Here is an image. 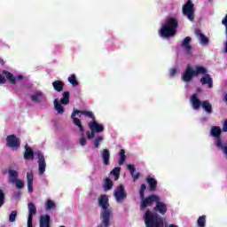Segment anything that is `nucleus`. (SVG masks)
I'll return each mask as SVG.
<instances>
[{"mask_svg": "<svg viewBox=\"0 0 227 227\" xmlns=\"http://www.w3.org/2000/svg\"><path fill=\"white\" fill-rule=\"evenodd\" d=\"M95 134H97V131L90 130L86 132L87 138L93 139L95 137Z\"/></svg>", "mask_w": 227, "mask_h": 227, "instance_id": "41", "label": "nucleus"}, {"mask_svg": "<svg viewBox=\"0 0 227 227\" xmlns=\"http://www.w3.org/2000/svg\"><path fill=\"white\" fill-rule=\"evenodd\" d=\"M2 74L4 75H5L7 81H9V82L12 85L17 84V81H22V79H24V75L22 74H19L17 75V77H15L13 75V74H12L11 72L7 71V70H3Z\"/></svg>", "mask_w": 227, "mask_h": 227, "instance_id": "9", "label": "nucleus"}, {"mask_svg": "<svg viewBox=\"0 0 227 227\" xmlns=\"http://www.w3.org/2000/svg\"><path fill=\"white\" fill-rule=\"evenodd\" d=\"M183 13L187 17L190 22H194V4L192 0H188L185 4L183 5Z\"/></svg>", "mask_w": 227, "mask_h": 227, "instance_id": "7", "label": "nucleus"}, {"mask_svg": "<svg viewBox=\"0 0 227 227\" xmlns=\"http://www.w3.org/2000/svg\"><path fill=\"white\" fill-rule=\"evenodd\" d=\"M53 104L57 113H59V114H64L65 108L63 106H68V104H70V91H64L62 94V98H60V102L59 99H55Z\"/></svg>", "mask_w": 227, "mask_h": 227, "instance_id": "5", "label": "nucleus"}, {"mask_svg": "<svg viewBox=\"0 0 227 227\" xmlns=\"http://www.w3.org/2000/svg\"><path fill=\"white\" fill-rule=\"evenodd\" d=\"M100 153L104 166H109V160L111 159V153L109 152V149H104L103 151H100Z\"/></svg>", "mask_w": 227, "mask_h": 227, "instance_id": "21", "label": "nucleus"}, {"mask_svg": "<svg viewBox=\"0 0 227 227\" xmlns=\"http://www.w3.org/2000/svg\"><path fill=\"white\" fill-rule=\"evenodd\" d=\"M81 137H86V136L84 135V132H82Z\"/></svg>", "mask_w": 227, "mask_h": 227, "instance_id": "52", "label": "nucleus"}, {"mask_svg": "<svg viewBox=\"0 0 227 227\" xmlns=\"http://www.w3.org/2000/svg\"><path fill=\"white\" fill-rule=\"evenodd\" d=\"M86 137H81V139H80V145H82V146H86Z\"/></svg>", "mask_w": 227, "mask_h": 227, "instance_id": "46", "label": "nucleus"}, {"mask_svg": "<svg viewBox=\"0 0 227 227\" xmlns=\"http://www.w3.org/2000/svg\"><path fill=\"white\" fill-rule=\"evenodd\" d=\"M0 65H4V60L0 57Z\"/></svg>", "mask_w": 227, "mask_h": 227, "instance_id": "50", "label": "nucleus"}, {"mask_svg": "<svg viewBox=\"0 0 227 227\" xmlns=\"http://www.w3.org/2000/svg\"><path fill=\"white\" fill-rule=\"evenodd\" d=\"M15 198H20V192H17L14 194Z\"/></svg>", "mask_w": 227, "mask_h": 227, "instance_id": "49", "label": "nucleus"}, {"mask_svg": "<svg viewBox=\"0 0 227 227\" xmlns=\"http://www.w3.org/2000/svg\"><path fill=\"white\" fill-rule=\"evenodd\" d=\"M221 132H223V130L219 126H213L211 128V136L216 138V142H215L216 148H221L223 152V154L226 155V159H227V145L223 146V141L221 140Z\"/></svg>", "mask_w": 227, "mask_h": 227, "instance_id": "6", "label": "nucleus"}, {"mask_svg": "<svg viewBox=\"0 0 227 227\" xmlns=\"http://www.w3.org/2000/svg\"><path fill=\"white\" fill-rule=\"evenodd\" d=\"M192 41V38L186 36L181 43V47L184 49V51H186V54H191V50L192 49V46H191Z\"/></svg>", "mask_w": 227, "mask_h": 227, "instance_id": "17", "label": "nucleus"}, {"mask_svg": "<svg viewBox=\"0 0 227 227\" xmlns=\"http://www.w3.org/2000/svg\"><path fill=\"white\" fill-rule=\"evenodd\" d=\"M102 141H104L103 136H98V137H96L94 140L95 148H98L100 146V143H102Z\"/></svg>", "mask_w": 227, "mask_h": 227, "instance_id": "34", "label": "nucleus"}, {"mask_svg": "<svg viewBox=\"0 0 227 227\" xmlns=\"http://www.w3.org/2000/svg\"><path fill=\"white\" fill-rule=\"evenodd\" d=\"M119 156V165L123 166V164H125V160H127V155H125V151L123 149L120 150Z\"/></svg>", "mask_w": 227, "mask_h": 227, "instance_id": "30", "label": "nucleus"}, {"mask_svg": "<svg viewBox=\"0 0 227 227\" xmlns=\"http://www.w3.org/2000/svg\"><path fill=\"white\" fill-rule=\"evenodd\" d=\"M224 52L225 54H227V42H225L224 43Z\"/></svg>", "mask_w": 227, "mask_h": 227, "instance_id": "48", "label": "nucleus"}, {"mask_svg": "<svg viewBox=\"0 0 227 227\" xmlns=\"http://www.w3.org/2000/svg\"><path fill=\"white\" fill-rule=\"evenodd\" d=\"M120 171H121V168H120V167H115L111 171V175H114V176H115V180H118V178H120Z\"/></svg>", "mask_w": 227, "mask_h": 227, "instance_id": "33", "label": "nucleus"}, {"mask_svg": "<svg viewBox=\"0 0 227 227\" xmlns=\"http://www.w3.org/2000/svg\"><path fill=\"white\" fill-rule=\"evenodd\" d=\"M6 141L9 148H20V140L14 134L7 136Z\"/></svg>", "mask_w": 227, "mask_h": 227, "instance_id": "10", "label": "nucleus"}, {"mask_svg": "<svg viewBox=\"0 0 227 227\" xmlns=\"http://www.w3.org/2000/svg\"><path fill=\"white\" fill-rule=\"evenodd\" d=\"M114 196L118 203L127 200V192H125V186H123V184L117 186L114 190Z\"/></svg>", "mask_w": 227, "mask_h": 227, "instance_id": "8", "label": "nucleus"}, {"mask_svg": "<svg viewBox=\"0 0 227 227\" xmlns=\"http://www.w3.org/2000/svg\"><path fill=\"white\" fill-rule=\"evenodd\" d=\"M222 130H223V132H227V119L223 122Z\"/></svg>", "mask_w": 227, "mask_h": 227, "instance_id": "47", "label": "nucleus"}, {"mask_svg": "<svg viewBox=\"0 0 227 227\" xmlns=\"http://www.w3.org/2000/svg\"><path fill=\"white\" fill-rule=\"evenodd\" d=\"M145 182L149 186L150 192H155V191H157V185L159 184L157 179L152 177L151 176H147Z\"/></svg>", "mask_w": 227, "mask_h": 227, "instance_id": "14", "label": "nucleus"}, {"mask_svg": "<svg viewBox=\"0 0 227 227\" xmlns=\"http://www.w3.org/2000/svg\"><path fill=\"white\" fill-rule=\"evenodd\" d=\"M27 227H33V217H27Z\"/></svg>", "mask_w": 227, "mask_h": 227, "instance_id": "45", "label": "nucleus"}, {"mask_svg": "<svg viewBox=\"0 0 227 227\" xmlns=\"http://www.w3.org/2000/svg\"><path fill=\"white\" fill-rule=\"evenodd\" d=\"M223 26H225V36H227V15L225 18L222 20Z\"/></svg>", "mask_w": 227, "mask_h": 227, "instance_id": "42", "label": "nucleus"}, {"mask_svg": "<svg viewBox=\"0 0 227 227\" xmlns=\"http://www.w3.org/2000/svg\"><path fill=\"white\" fill-rule=\"evenodd\" d=\"M191 102L193 109L198 110L200 107H201L203 101L200 100L198 98V94H193L191 98Z\"/></svg>", "mask_w": 227, "mask_h": 227, "instance_id": "20", "label": "nucleus"}, {"mask_svg": "<svg viewBox=\"0 0 227 227\" xmlns=\"http://www.w3.org/2000/svg\"><path fill=\"white\" fill-rule=\"evenodd\" d=\"M73 119V122L76 127H78L80 132H84V126H82V121H81V119L78 118H71Z\"/></svg>", "mask_w": 227, "mask_h": 227, "instance_id": "31", "label": "nucleus"}, {"mask_svg": "<svg viewBox=\"0 0 227 227\" xmlns=\"http://www.w3.org/2000/svg\"><path fill=\"white\" fill-rule=\"evenodd\" d=\"M39 227H51V215H42L39 220Z\"/></svg>", "mask_w": 227, "mask_h": 227, "instance_id": "18", "label": "nucleus"}, {"mask_svg": "<svg viewBox=\"0 0 227 227\" xmlns=\"http://www.w3.org/2000/svg\"><path fill=\"white\" fill-rule=\"evenodd\" d=\"M30 98L32 102H35V104H40L45 100V98L43 97V92L41 90H36L33 93V95H30Z\"/></svg>", "mask_w": 227, "mask_h": 227, "instance_id": "15", "label": "nucleus"}, {"mask_svg": "<svg viewBox=\"0 0 227 227\" xmlns=\"http://www.w3.org/2000/svg\"><path fill=\"white\" fill-rule=\"evenodd\" d=\"M35 178L33 175V171L27 173V189L28 192H33V179Z\"/></svg>", "mask_w": 227, "mask_h": 227, "instance_id": "24", "label": "nucleus"}, {"mask_svg": "<svg viewBox=\"0 0 227 227\" xmlns=\"http://www.w3.org/2000/svg\"><path fill=\"white\" fill-rule=\"evenodd\" d=\"M17 219V210L12 211L9 215V223H15Z\"/></svg>", "mask_w": 227, "mask_h": 227, "instance_id": "38", "label": "nucleus"}, {"mask_svg": "<svg viewBox=\"0 0 227 227\" xmlns=\"http://www.w3.org/2000/svg\"><path fill=\"white\" fill-rule=\"evenodd\" d=\"M24 160H35V152H33V149L27 146V145H25Z\"/></svg>", "mask_w": 227, "mask_h": 227, "instance_id": "19", "label": "nucleus"}, {"mask_svg": "<svg viewBox=\"0 0 227 227\" xmlns=\"http://www.w3.org/2000/svg\"><path fill=\"white\" fill-rule=\"evenodd\" d=\"M88 127L90 130L97 132V134H100L101 132H104V124H100L97 122L96 119H94L93 121H90L88 123Z\"/></svg>", "mask_w": 227, "mask_h": 227, "instance_id": "11", "label": "nucleus"}, {"mask_svg": "<svg viewBox=\"0 0 227 227\" xmlns=\"http://www.w3.org/2000/svg\"><path fill=\"white\" fill-rule=\"evenodd\" d=\"M14 184H15L17 189H24V181H22L20 179H16Z\"/></svg>", "mask_w": 227, "mask_h": 227, "instance_id": "39", "label": "nucleus"}, {"mask_svg": "<svg viewBox=\"0 0 227 227\" xmlns=\"http://www.w3.org/2000/svg\"><path fill=\"white\" fill-rule=\"evenodd\" d=\"M38 166H39V175H43L47 168V163L45 162V157L40 152L37 153Z\"/></svg>", "mask_w": 227, "mask_h": 227, "instance_id": "12", "label": "nucleus"}, {"mask_svg": "<svg viewBox=\"0 0 227 227\" xmlns=\"http://www.w3.org/2000/svg\"><path fill=\"white\" fill-rule=\"evenodd\" d=\"M28 207V217H33L36 215V206L33 202L27 204Z\"/></svg>", "mask_w": 227, "mask_h": 227, "instance_id": "28", "label": "nucleus"}, {"mask_svg": "<svg viewBox=\"0 0 227 227\" xmlns=\"http://www.w3.org/2000/svg\"><path fill=\"white\" fill-rule=\"evenodd\" d=\"M9 173V182L10 184H15V181L19 180V172L17 170H13L12 168L8 169Z\"/></svg>", "mask_w": 227, "mask_h": 227, "instance_id": "23", "label": "nucleus"}, {"mask_svg": "<svg viewBox=\"0 0 227 227\" xmlns=\"http://www.w3.org/2000/svg\"><path fill=\"white\" fill-rule=\"evenodd\" d=\"M176 72H177L176 68L170 69V73H169L170 77H175L176 75Z\"/></svg>", "mask_w": 227, "mask_h": 227, "instance_id": "43", "label": "nucleus"}, {"mask_svg": "<svg viewBox=\"0 0 227 227\" xmlns=\"http://www.w3.org/2000/svg\"><path fill=\"white\" fill-rule=\"evenodd\" d=\"M104 184V191H111V189H113V185H114L113 180H111L109 177L105 178Z\"/></svg>", "mask_w": 227, "mask_h": 227, "instance_id": "27", "label": "nucleus"}, {"mask_svg": "<svg viewBox=\"0 0 227 227\" xmlns=\"http://www.w3.org/2000/svg\"><path fill=\"white\" fill-rule=\"evenodd\" d=\"M195 35L197 38H199L201 45H208V43H210V40H208V37H207L203 33H201L200 29H196Z\"/></svg>", "mask_w": 227, "mask_h": 227, "instance_id": "16", "label": "nucleus"}, {"mask_svg": "<svg viewBox=\"0 0 227 227\" xmlns=\"http://www.w3.org/2000/svg\"><path fill=\"white\" fill-rule=\"evenodd\" d=\"M208 70L207 67L202 66H195L194 68L191 67V64H188L184 72L182 74V80L184 82H191L194 77H198L200 74H207Z\"/></svg>", "mask_w": 227, "mask_h": 227, "instance_id": "4", "label": "nucleus"}, {"mask_svg": "<svg viewBox=\"0 0 227 227\" xmlns=\"http://www.w3.org/2000/svg\"><path fill=\"white\" fill-rule=\"evenodd\" d=\"M60 227H65V225H61Z\"/></svg>", "mask_w": 227, "mask_h": 227, "instance_id": "53", "label": "nucleus"}, {"mask_svg": "<svg viewBox=\"0 0 227 227\" xmlns=\"http://www.w3.org/2000/svg\"><path fill=\"white\" fill-rule=\"evenodd\" d=\"M145 191H146V184H142L139 189V199H140V206L139 208L141 212L146 210L148 207H153V204H157V201L160 200V196L157 194H150L147 197L145 196Z\"/></svg>", "mask_w": 227, "mask_h": 227, "instance_id": "2", "label": "nucleus"}, {"mask_svg": "<svg viewBox=\"0 0 227 227\" xmlns=\"http://www.w3.org/2000/svg\"><path fill=\"white\" fill-rule=\"evenodd\" d=\"M82 115L87 116V118H90L92 121L95 120V114H93V112H90L88 110H83Z\"/></svg>", "mask_w": 227, "mask_h": 227, "instance_id": "37", "label": "nucleus"}, {"mask_svg": "<svg viewBox=\"0 0 227 227\" xmlns=\"http://www.w3.org/2000/svg\"><path fill=\"white\" fill-rule=\"evenodd\" d=\"M127 168L129 169V171H130V175L134 180V182H136V180H139V177L141 176V173L137 172L136 173V167H134V165L132 164H129L127 165Z\"/></svg>", "mask_w": 227, "mask_h": 227, "instance_id": "22", "label": "nucleus"}, {"mask_svg": "<svg viewBox=\"0 0 227 227\" xmlns=\"http://www.w3.org/2000/svg\"><path fill=\"white\" fill-rule=\"evenodd\" d=\"M176 29H178V20L170 17L161 26L160 29V35L162 38H171V36L176 35Z\"/></svg>", "mask_w": 227, "mask_h": 227, "instance_id": "3", "label": "nucleus"}, {"mask_svg": "<svg viewBox=\"0 0 227 227\" xmlns=\"http://www.w3.org/2000/svg\"><path fill=\"white\" fill-rule=\"evenodd\" d=\"M223 100L224 102H227V93L225 94Z\"/></svg>", "mask_w": 227, "mask_h": 227, "instance_id": "51", "label": "nucleus"}, {"mask_svg": "<svg viewBox=\"0 0 227 227\" xmlns=\"http://www.w3.org/2000/svg\"><path fill=\"white\" fill-rule=\"evenodd\" d=\"M52 208H56V204H54V201L48 200L46 201V210H52Z\"/></svg>", "mask_w": 227, "mask_h": 227, "instance_id": "36", "label": "nucleus"}, {"mask_svg": "<svg viewBox=\"0 0 227 227\" xmlns=\"http://www.w3.org/2000/svg\"><path fill=\"white\" fill-rule=\"evenodd\" d=\"M98 206L101 207L100 217L104 227H109L111 224V209H109V196L103 194L98 198Z\"/></svg>", "mask_w": 227, "mask_h": 227, "instance_id": "1", "label": "nucleus"}, {"mask_svg": "<svg viewBox=\"0 0 227 227\" xmlns=\"http://www.w3.org/2000/svg\"><path fill=\"white\" fill-rule=\"evenodd\" d=\"M0 84H6V78L0 74Z\"/></svg>", "mask_w": 227, "mask_h": 227, "instance_id": "44", "label": "nucleus"}, {"mask_svg": "<svg viewBox=\"0 0 227 227\" xmlns=\"http://www.w3.org/2000/svg\"><path fill=\"white\" fill-rule=\"evenodd\" d=\"M6 200V195L4 192L0 189V208L4 205V201Z\"/></svg>", "mask_w": 227, "mask_h": 227, "instance_id": "35", "label": "nucleus"}, {"mask_svg": "<svg viewBox=\"0 0 227 227\" xmlns=\"http://www.w3.org/2000/svg\"><path fill=\"white\" fill-rule=\"evenodd\" d=\"M68 82H70V84H72L73 86H79V82H77L75 74H72L68 77Z\"/></svg>", "mask_w": 227, "mask_h": 227, "instance_id": "32", "label": "nucleus"}, {"mask_svg": "<svg viewBox=\"0 0 227 227\" xmlns=\"http://www.w3.org/2000/svg\"><path fill=\"white\" fill-rule=\"evenodd\" d=\"M82 113H84V110H77V109H74L73 111V113L71 114V118H76L75 116H77V114H82Z\"/></svg>", "mask_w": 227, "mask_h": 227, "instance_id": "40", "label": "nucleus"}, {"mask_svg": "<svg viewBox=\"0 0 227 227\" xmlns=\"http://www.w3.org/2000/svg\"><path fill=\"white\" fill-rule=\"evenodd\" d=\"M197 226L198 227H205L207 226V215H202L197 220Z\"/></svg>", "mask_w": 227, "mask_h": 227, "instance_id": "29", "label": "nucleus"}, {"mask_svg": "<svg viewBox=\"0 0 227 227\" xmlns=\"http://www.w3.org/2000/svg\"><path fill=\"white\" fill-rule=\"evenodd\" d=\"M202 109L207 114H212V104H210V101L208 100H204L202 101L201 105Z\"/></svg>", "mask_w": 227, "mask_h": 227, "instance_id": "26", "label": "nucleus"}, {"mask_svg": "<svg viewBox=\"0 0 227 227\" xmlns=\"http://www.w3.org/2000/svg\"><path fill=\"white\" fill-rule=\"evenodd\" d=\"M53 90L58 91L59 93L63 91V88H65V83L62 81L56 80L52 82Z\"/></svg>", "mask_w": 227, "mask_h": 227, "instance_id": "25", "label": "nucleus"}, {"mask_svg": "<svg viewBox=\"0 0 227 227\" xmlns=\"http://www.w3.org/2000/svg\"><path fill=\"white\" fill-rule=\"evenodd\" d=\"M200 75H204L200 78V83L202 84V86H206V84H207V88H214V80L212 79V76H210L208 72L206 74H200Z\"/></svg>", "mask_w": 227, "mask_h": 227, "instance_id": "13", "label": "nucleus"}]
</instances>
